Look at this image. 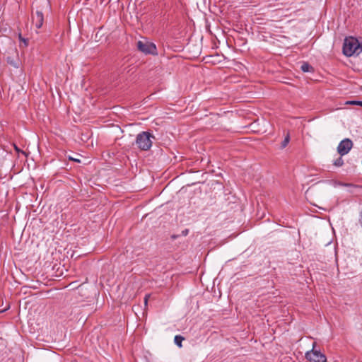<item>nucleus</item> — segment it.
Here are the masks:
<instances>
[{
	"label": "nucleus",
	"instance_id": "18",
	"mask_svg": "<svg viewBox=\"0 0 362 362\" xmlns=\"http://www.w3.org/2000/svg\"><path fill=\"white\" fill-rule=\"evenodd\" d=\"M45 4L47 6H50V0H45Z\"/></svg>",
	"mask_w": 362,
	"mask_h": 362
},
{
	"label": "nucleus",
	"instance_id": "1",
	"mask_svg": "<svg viewBox=\"0 0 362 362\" xmlns=\"http://www.w3.org/2000/svg\"><path fill=\"white\" fill-rule=\"evenodd\" d=\"M343 52L346 56L351 57L362 52V42L354 37H346L343 45Z\"/></svg>",
	"mask_w": 362,
	"mask_h": 362
},
{
	"label": "nucleus",
	"instance_id": "17",
	"mask_svg": "<svg viewBox=\"0 0 362 362\" xmlns=\"http://www.w3.org/2000/svg\"><path fill=\"white\" fill-rule=\"evenodd\" d=\"M149 297L148 295H146L145 298H144V303L145 305H147V302H148V298Z\"/></svg>",
	"mask_w": 362,
	"mask_h": 362
},
{
	"label": "nucleus",
	"instance_id": "13",
	"mask_svg": "<svg viewBox=\"0 0 362 362\" xmlns=\"http://www.w3.org/2000/svg\"><path fill=\"white\" fill-rule=\"evenodd\" d=\"M68 158H69V160H73V161L76 162V163H81L80 159L76 158H74V157H72V156H68Z\"/></svg>",
	"mask_w": 362,
	"mask_h": 362
},
{
	"label": "nucleus",
	"instance_id": "4",
	"mask_svg": "<svg viewBox=\"0 0 362 362\" xmlns=\"http://www.w3.org/2000/svg\"><path fill=\"white\" fill-rule=\"evenodd\" d=\"M306 358L310 362H326L327 358L325 354L320 351L315 350L314 348L311 351L306 353Z\"/></svg>",
	"mask_w": 362,
	"mask_h": 362
},
{
	"label": "nucleus",
	"instance_id": "6",
	"mask_svg": "<svg viewBox=\"0 0 362 362\" xmlns=\"http://www.w3.org/2000/svg\"><path fill=\"white\" fill-rule=\"evenodd\" d=\"M44 22V16L42 11H37L35 13L33 16V23L35 24V26L39 29L40 28Z\"/></svg>",
	"mask_w": 362,
	"mask_h": 362
},
{
	"label": "nucleus",
	"instance_id": "5",
	"mask_svg": "<svg viewBox=\"0 0 362 362\" xmlns=\"http://www.w3.org/2000/svg\"><path fill=\"white\" fill-rule=\"evenodd\" d=\"M353 146V142L349 139H343L337 147V152L341 156L347 154Z\"/></svg>",
	"mask_w": 362,
	"mask_h": 362
},
{
	"label": "nucleus",
	"instance_id": "7",
	"mask_svg": "<svg viewBox=\"0 0 362 362\" xmlns=\"http://www.w3.org/2000/svg\"><path fill=\"white\" fill-rule=\"evenodd\" d=\"M351 105H357L362 106V101H356V100H349L346 101L344 103L341 104L340 107H337L336 110H345L347 109L346 106Z\"/></svg>",
	"mask_w": 362,
	"mask_h": 362
},
{
	"label": "nucleus",
	"instance_id": "11",
	"mask_svg": "<svg viewBox=\"0 0 362 362\" xmlns=\"http://www.w3.org/2000/svg\"><path fill=\"white\" fill-rule=\"evenodd\" d=\"M333 165L337 166V167H341L344 165V160L341 158V156L339 157L337 159H336L334 163H333Z\"/></svg>",
	"mask_w": 362,
	"mask_h": 362
},
{
	"label": "nucleus",
	"instance_id": "9",
	"mask_svg": "<svg viewBox=\"0 0 362 362\" xmlns=\"http://www.w3.org/2000/svg\"><path fill=\"white\" fill-rule=\"evenodd\" d=\"M289 141H290V135H289V133L287 132V134L285 136L284 139L282 141V142L281 144V148H286L288 144L289 143Z\"/></svg>",
	"mask_w": 362,
	"mask_h": 362
},
{
	"label": "nucleus",
	"instance_id": "15",
	"mask_svg": "<svg viewBox=\"0 0 362 362\" xmlns=\"http://www.w3.org/2000/svg\"><path fill=\"white\" fill-rule=\"evenodd\" d=\"M188 233H189V230L188 229H185V230L182 231V235L183 236H186V235H188Z\"/></svg>",
	"mask_w": 362,
	"mask_h": 362
},
{
	"label": "nucleus",
	"instance_id": "10",
	"mask_svg": "<svg viewBox=\"0 0 362 362\" xmlns=\"http://www.w3.org/2000/svg\"><path fill=\"white\" fill-rule=\"evenodd\" d=\"M300 69L303 72H308L313 69L312 66L306 62L301 65Z\"/></svg>",
	"mask_w": 362,
	"mask_h": 362
},
{
	"label": "nucleus",
	"instance_id": "12",
	"mask_svg": "<svg viewBox=\"0 0 362 362\" xmlns=\"http://www.w3.org/2000/svg\"><path fill=\"white\" fill-rule=\"evenodd\" d=\"M341 185L346 186V187H356V188L362 187L361 186L354 185L351 183H342Z\"/></svg>",
	"mask_w": 362,
	"mask_h": 362
},
{
	"label": "nucleus",
	"instance_id": "3",
	"mask_svg": "<svg viewBox=\"0 0 362 362\" xmlns=\"http://www.w3.org/2000/svg\"><path fill=\"white\" fill-rule=\"evenodd\" d=\"M136 47L138 50L144 53L145 54H157L156 47L155 44L146 40L138 41L136 42Z\"/></svg>",
	"mask_w": 362,
	"mask_h": 362
},
{
	"label": "nucleus",
	"instance_id": "14",
	"mask_svg": "<svg viewBox=\"0 0 362 362\" xmlns=\"http://www.w3.org/2000/svg\"><path fill=\"white\" fill-rule=\"evenodd\" d=\"M359 223L362 227V209L359 212Z\"/></svg>",
	"mask_w": 362,
	"mask_h": 362
},
{
	"label": "nucleus",
	"instance_id": "2",
	"mask_svg": "<svg viewBox=\"0 0 362 362\" xmlns=\"http://www.w3.org/2000/svg\"><path fill=\"white\" fill-rule=\"evenodd\" d=\"M151 138L154 136L148 132H142L139 134L136 139V144L138 148L142 151H148L152 146Z\"/></svg>",
	"mask_w": 362,
	"mask_h": 362
},
{
	"label": "nucleus",
	"instance_id": "16",
	"mask_svg": "<svg viewBox=\"0 0 362 362\" xmlns=\"http://www.w3.org/2000/svg\"><path fill=\"white\" fill-rule=\"evenodd\" d=\"M0 301H2V299L0 298ZM8 308H9V306H8L5 308H3V309H0V313H4L5 311H6L8 309Z\"/></svg>",
	"mask_w": 362,
	"mask_h": 362
},
{
	"label": "nucleus",
	"instance_id": "8",
	"mask_svg": "<svg viewBox=\"0 0 362 362\" xmlns=\"http://www.w3.org/2000/svg\"><path fill=\"white\" fill-rule=\"evenodd\" d=\"M185 340V338L181 336V335H176L174 338V342L175 344L179 346V347H182V341Z\"/></svg>",
	"mask_w": 362,
	"mask_h": 362
},
{
	"label": "nucleus",
	"instance_id": "19",
	"mask_svg": "<svg viewBox=\"0 0 362 362\" xmlns=\"http://www.w3.org/2000/svg\"><path fill=\"white\" fill-rule=\"evenodd\" d=\"M74 122H78V121H77V119H76V118H74Z\"/></svg>",
	"mask_w": 362,
	"mask_h": 362
}]
</instances>
